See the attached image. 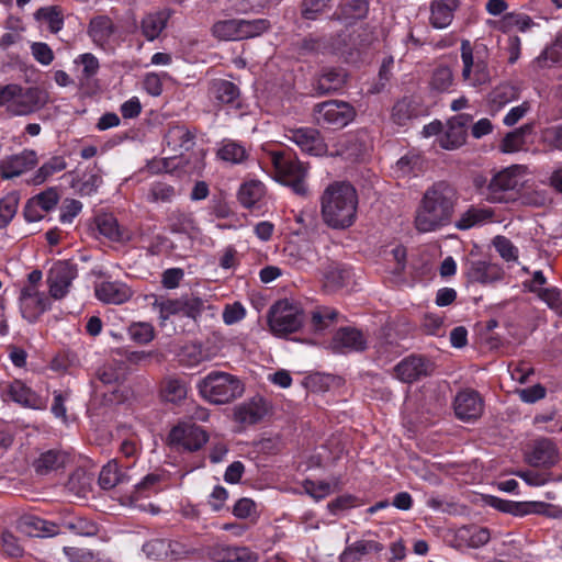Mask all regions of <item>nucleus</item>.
<instances>
[{"label":"nucleus","instance_id":"f257e3e1","mask_svg":"<svg viewBox=\"0 0 562 562\" xmlns=\"http://www.w3.org/2000/svg\"><path fill=\"white\" fill-rule=\"evenodd\" d=\"M459 194L447 181L434 182L424 192L416 209L414 225L419 233L437 232L452 223Z\"/></svg>","mask_w":562,"mask_h":562},{"label":"nucleus","instance_id":"f03ea898","mask_svg":"<svg viewBox=\"0 0 562 562\" xmlns=\"http://www.w3.org/2000/svg\"><path fill=\"white\" fill-rule=\"evenodd\" d=\"M358 194L348 182L330 183L321 195L323 222L333 229H346L357 220Z\"/></svg>","mask_w":562,"mask_h":562},{"label":"nucleus","instance_id":"7ed1b4c3","mask_svg":"<svg viewBox=\"0 0 562 562\" xmlns=\"http://www.w3.org/2000/svg\"><path fill=\"white\" fill-rule=\"evenodd\" d=\"M198 389L204 400L220 405L240 397L245 391V385L238 376L214 370L198 383Z\"/></svg>","mask_w":562,"mask_h":562},{"label":"nucleus","instance_id":"20e7f679","mask_svg":"<svg viewBox=\"0 0 562 562\" xmlns=\"http://www.w3.org/2000/svg\"><path fill=\"white\" fill-rule=\"evenodd\" d=\"M270 160L278 182L292 188L296 194H306L307 166L299 160L295 153L290 149L272 150L270 151Z\"/></svg>","mask_w":562,"mask_h":562},{"label":"nucleus","instance_id":"39448f33","mask_svg":"<svg viewBox=\"0 0 562 562\" xmlns=\"http://www.w3.org/2000/svg\"><path fill=\"white\" fill-rule=\"evenodd\" d=\"M267 321L274 336L286 337L302 328L305 314L300 304L279 300L270 307Z\"/></svg>","mask_w":562,"mask_h":562},{"label":"nucleus","instance_id":"423d86ee","mask_svg":"<svg viewBox=\"0 0 562 562\" xmlns=\"http://www.w3.org/2000/svg\"><path fill=\"white\" fill-rule=\"evenodd\" d=\"M356 109L346 101L328 100L313 106L315 123L327 130H341L356 117Z\"/></svg>","mask_w":562,"mask_h":562},{"label":"nucleus","instance_id":"0eeeda50","mask_svg":"<svg viewBox=\"0 0 562 562\" xmlns=\"http://www.w3.org/2000/svg\"><path fill=\"white\" fill-rule=\"evenodd\" d=\"M168 446L177 452H196L209 441L207 431L191 422H180L168 434Z\"/></svg>","mask_w":562,"mask_h":562},{"label":"nucleus","instance_id":"6e6552de","mask_svg":"<svg viewBox=\"0 0 562 562\" xmlns=\"http://www.w3.org/2000/svg\"><path fill=\"white\" fill-rule=\"evenodd\" d=\"M461 59L463 63L462 77L469 80L473 87L487 83L491 79L490 68L486 60V49L477 47L474 49L468 40L461 42Z\"/></svg>","mask_w":562,"mask_h":562},{"label":"nucleus","instance_id":"1a4fd4ad","mask_svg":"<svg viewBox=\"0 0 562 562\" xmlns=\"http://www.w3.org/2000/svg\"><path fill=\"white\" fill-rule=\"evenodd\" d=\"M331 52L347 63L357 61L369 45L364 31L346 27L326 42Z\"/></svg>","mask_w":562,"mask_h":562},{"label":"nucleus","instance_id":"9d476101","mask_svg":"<svg viewBox=\"0 0 562 562\" xmlns=\"http://www.w3.org/2000/svg\"><path fill=\"white\" fill-rule=\"evenodd\" d=\"M78 276V265L72 260H57L47 272L49 295L54 300H61L70 291L72 281Z\"/></svg>","mask_w":562,"mask_h":562},{"label":"nucleus","instance_id":"9b49d317","mask_svg":"<svg viewBox=\"0 0 562 562\" xmlns=\"http://www.w3.org/2000/svg\"><path fill=\"white\" fill-rule=\"evenodd\" d=\"M519 186L518 176L512 168H506L493 176L484 192L491 203H507L515 200Z\"/></svg>","mask_w":562,"mask_h":562},{"label":"nucleus","instance_id":"f8f14e48","mask_svg":"<svg viewBox=\"0 0 562 562\" xmlns=\"http://www.w3.org/2000/svg\"><path fill=\"white\" fill-rule=\"evenodd\" d=\"M0 396L4 402L12 401L32 409L45 407L44 400L21 380L1 382Z\"/></svg>","mask_w":562,"mask_h":562},{"label":"nucleus","instance_id":"ddd939ff","mask_svg":"<svg viewBox=\"0 0 562 562\" xmlns=\"http://www.w3.org/2000/svg\"><path fill=\"white\" fill-rule=\"evenodd\" d=\"M285 138L296 144L300 149L312 156H324L327 145L319 131L313 127L288 128Z\"/></svg>","mask_w":562,"mask_h":562},{"label":"nucleus","instance_id":"4468645a","mask_svg":"<svg viewBox=\"0 0 562 562\" xmlns=\"http://www.w3.org/2000/svg\"><path fill=\"white\" fill-rule=\"evenodd\" d=\"M484 402L480 393L475 390L465 389L454 397L453 409L456 417L462 422H474L483 413Z\"/></svg>","mask_w":562,"mask_h":562},{"label":"nucleus","instance_id":"2eb2a0df","mask_svg":"<svg viewBox=\"0 0 562 562\" xmlns=\"http://www.w3.org/2000/svg\"><path fill=\"white\" fill-rule=\"evenodd\" d=\"M547 284V278L541 270H536L530 280L524 281V288L536 294L547 305L562 315V290L557 286L542 288Z\"/></svg>","mask_w":562,"mask_h":562},{"label":"nucleus","instance_id":"dca6fc26","mask_svg":"<svg viewBox=\"0 0 562 562\" xmlns=\"http://www.w3.org/2000/svg\"><path fill=\"white\" fill-rule=\"evenodd\" d=\"M432 370L431 361L424 356L416 355L404 358L394 368L396 378L404 383H413L428 376Z\"/></svg>","mask_w":562,"mask_h":562},{"label":"nucleus","instance_id":"f3484780","mask_svg":"<svg viewBox=\"0 0 562 562\" xmlns=\"http://www.w3.org/2000/svg\"><path fill=\"white\" fill-rule=\"evenodd\" d=\"M330 348L335 353L361 352L367 349V338L358 328L340 327L331 338Z\"/></svg>","mask_w":562,"mask_h":562},{"label":"nucleus","instance_id":"a211bd4d","mask_svg":"<svg viewBox=\"0 0 562 562\" xmlns=\"http://www.w3.org/2000/svg\"><path fill=\"white\" fill-rule=\"evenodd\" d=\"M462 271L468 282L480 284L499 281L504 276V271L498 265L485 260H468L463 265Z\"/></svg>","mask_w":562,"mask_h":562},{"label":"nucleus","instance_id":"6ab92c4d","mask_svg":"<svg viewBox=\"0 0 562 562\" xmlns=\"http://www.w3.org/2000/svg\"><path fill=\"white\" fill-rule=\"evenodd\" d=\"M94 296L104 304L121 305L128 302L134 291L123 281H101L94 283Z\"/></svg>","mask_w":562,"mask_h":562},{"label":"nucleus","instance_id":"aec40b11","mask_svg":"<svg viewBox=\"0 0 562 562\" xmlns=\"http://www.w3.org/2000/svg\"><path fill=\"white\" fill-rule=\"evenodd\" d=\"M561 460V453L552 439L541 438L535 441L532 450L527 457L528 463L533 468L551 469Z\"/></svg>","mask_w":562,"mask_h":562},{"label":"nucleus","instance_id":"412c9836","mask_svg":"<svg viewBox=\"0 0 562 562\" xmlns=\"http://www.w3.org/2000/svg\"><path fill=\"white\" fill-rule=\"evenodd\" d=\"M471 121L468 114H459L448 122L447 130L439 136L438 144L441 148L453 150L465 143L467 126Z\"/></svg>","mask_w":562,"mask_h":562},{"label":"nucleus","instance_id":"4be33fe9","mask_svg":"<svg viewBox=\"0 0 562 562\" xmlns=\"http://www.w3.org/2000/svg\"><path fill=\"white\" fill-rule=\"evenodd\" d=\"M36 164V151L24 149L20 154L5 157L0 161V175L3 179H12L34 168Z\"/></svg>","mask_w":562,"mask_h":562},{"label":"nucleus","instance_id":"5701e85b","mask_svg":"<svg viewBox=\"0 0 562 562\" xmlns=\"http://www.w3.org/2000/svg\"><path fill=\"white\" fill-rule=\"evenodd\" d=\"M16 529L27 537H53L59 532L55 522L32 514L22 515L16 521Z\"/></svg>","mask_w":562,"mask_h":562},{"label":"nucleus","instance_id":"b1692460","mask_svg":"<svg viewBox=\"0 0 562 562\" xmlns=\"http://www.w3.org/2000/svg\"><path fill=\"white\" fill-rule=\"evenodd\" d=\"M267 413V401L261 396H254L235 407L234 418L239 424L251 426L260 423Z\"/></svg>","mask_w":562,"mask_h":562},{"label":"nucleus","instance_id":"393cba45","mask_svg":"<svg viewBox=\"0 0 562 562\" xmlns=\"http://www.w3.org/2000/svg\"><path fill=\"white\" fill-rule=\"evenodd\" d=\"M171 15L172 11L170 9H161L146 13L139 23L142 35L148 42L157 40L167 27Z\"/></svg>","mask_w":562,"mask_h":562},{"label":"nucleus","instance_id":"a878e982","mask_svg":"<svg viewBox=\"0 0 562 562\" xmlns=\"http://www.w3.org/2000/svg\"><path fill=\"white\" fill-rule=\"evenodd\" d=\"M347 81V74L341 68H324L313 83L317 95L335 93L344 88Z\"/></svg>","mask_w":562,"mask_h":562},{"label":"nucleus","instance_id":"bb28decb","mask_svg":"<svg viewBox=\"0 0 562 562\" xmlns=\"http://www.w3.org/2000/svg\"><path fill=\"white\" fill-rule=\"evenodd\" d=\"M211 94L218 104L226 105L229 109L240 110L243 101L239 88L232 81L216 79L212 82Z\"/></svg>","mask_w":562,"mask_h":562},{"label":"nucleus","instance_id":"cd10ccee","mask_svg":"<svg viewBox=\"0 0 562 562\" xmlns=\"http://www.w3.org/2000/svg\"><path fill=\"white\" fill-rule=\"evenodd\" d=\"M115 25L108 15H97L89 22L87 34L94 45L105 48L115 33Z\"/></svg>","mask_w":562,"mask_h":562},{"label":"nucleus","instance_id":"c85d7f7f","mask_svg":"<svg viewBox=\"0 0 562 562\" xmlns=\"http://www.w3.org/2000/svg\"><path fill=\"white\" fill-rule=\"evenodd\" d=\"M459 0H432L430 3V24L435 29L448 27L459 8Z\"/></svg>","mask_w":562,"mask_h":562},{"label":"nucleus","instance_id":"c756f323","mask_svg":"<svg viewBox=\"0 0 562 562\" xmlns=\"http://www.w3.org/2000/svg\"><path fill=\"white\" fill-rule=\"evenodd\" d=\"M42 105L41 91L37 88H22L21 94L16 95L8 111L13 115H27L37 111Z\"/></svg>","mask_w":562,"mask_h":562},{"label":"nucleus","instance_id":"7c9ffc66","mask_svg":"<svg viewBox=\"0 0 562 562\" xmlns=\"http://www.w3.org/2000/svg\"><path fill=\"white\" fill-rule=\"evenodd\" d=\"M52 299L49 293H42L23 300V302H20L22 317L31 324L36 323L45 312L52 308Z\"/></svg>","mask_w":562,"mask_h":562},{"label":"nucleus","instance_id":"2f4dec72","mask_svg":"<svg viewBox=\"0 0 562 562\" xmlns=\"http://www.w3.org/2000/svg\"><path fill=\"white\" fill-rule=\"evenodd\" d=\"M456 538L460 544H464L472 549H479L490 541L491 532L487 527L467 525L457 530Z\"/></svg>","mask_w":562,"mask_h":562},{"label":"nucleus","instance_id":"473e14b6","mask_svg":"<svg viewBox=\"0 0 562 562\" xmlns=\"http://www.w3.org/2000/svg\"><path fill=\"white\" fill-rule=\"evenodd\" d=\"M494 217V211L490 207H479L471 205L456 221L454 226L459 231H468L474 226L483 225Z\"/></svg>","mask_w":562,"mask_h":562},{"label":"nucleus","instance_id":"72a5a7b5","mask_svg":"<svg viewBox=\"0 0 562 562\" xmlns=\"http://www.w3.org/2000/svg\"><path fill=\"white\" fill-rule=\"evenodd\" d=\"M34 19L45 23L52 34L60 32L65 24V13L60 5L41 7L34 12Z\"/></svg>","mask_w":562,"mask_h":562},{"label":"nucleus","instance_id":"f704fd0d","mask_svg":"<svg viewBox=\"0 0 562 562\" xmlns=\"http://www.w3.org/2000/svg\"><path fill=\"white\" fill-rule=\"evenodd\" d=\"M67 456L59 450L50 449L40 454L33 462L34 470L40 475H46L61 469L66 463Z\"/></svg>","mask_w":562,"mask_h":562},{"label":"nucleus","instance_id":"c9c22d12","mask_svg":"<svg viewBox=\"0 0 562 562\" xmlns=\"http://www.w3.org/2000/svg\"><path fill=\"white\" fill-rule=\"evenodd\" d=\"M195 134L184 125L170 126L166 133L165 139L168 146L175 150H190L194 145Z\"/></svg>","mask_w":562,"mask_h":562},{"label":"nucleus","instance_id":"e433bc0d","mask_svg":"<svg viewBox=\"0 0 562 562\" xmlns=\"http://www.w3.org/2000/svg\"><path fill=\"white\" fill-rule=\"evenodd\" d=\"M130 480L126 472L122 471L117 460L109 461L101 470L99 475V485L102 490H111L116 485Z\"/></svg>","mask_w":562,"mask_h":562},{"label":"nucleus","instance_id":"4c0bfd02","mask_svg":"<svg viewBox=\"0 0 562 562\" xmlns=\"http://www.w3.org/2000/svg\"><path fill=\"white\" fill-rule=\"evenodd\" d=\"M263 195L265 186L256 180L244 183L238 191V200L246 209H260L259 203Z\"/></svg>","mask_w":562,"mask_h":562},{"label":"nucleus","instance_id":"58836bf2","mask_svg":"<svg viewBox=\"0 0 562 562\" xmlns=\"http://www.w3.org/2000/svg\"><path fill=\"white\" fill-rule=\"evenodd\" d=\"M217 562H257V554L245 547H218L214 551Z\"/></svg>","mask_w":562,"mask_h":562},{"label":"nucleus","instance_id":"ea45409f","mask_svg":"<svg viewBox=\"0 0 562 562\" xmlns=\"http://www.w3.org/2000/svg\"><path fill=\"white\" fill-rule=\"evenodd\" d=\"M165 475L162 473H148L134 486L133 497L135 499L146 498L153 494H157L162 490Z\"/></svg>","mask_w":562,"mask_h":562},{"label":"nucleus","instance_id":"a19ab883","mask_svg":"<svg viewBox=\"0 0 562 562\" xmlns=\"http://www.w3.org/2000/svg\"><path fill=\"white\" fill-rule=\"evenodd\" d=\"M66 168L67 162L63 156H53L37 169L30 182L40 186Z\"/></svg>","mask_w":562,"mask_h":562},{"label":"nucleus","instance_id":"79ce46f5","mask_svg":"<svg viewBox=\"0 0 562 562\" xmlns=\"http://www.w3.org/2000/svg\"><path fill=\"white\" fill-rule=\"evenodd\" d=\"M418 115V109L416 102L408 97H404L392 108V120L400 126L406 125L408 121Z\"/></svg>","mask_w":562,"mask_h":562},{"label":"nucleus","instance_id":"37998d69","mask_svg":"<svg viewBox=\"0 0 562 562\" xmlns=\"http://www.w3.org/2000/svg\"><path fill=\"white\" fill-rule=\"evenodd\" d=\"M425 160L422 155L408 151L396 162V172L400 177H417L424 170Z\"/></svg>","mask_w":562,"mask_h":562},{"label":"nucleus","instance_id":"c03bdc74","mask_svg":"<svg viewBox=\"0 0 562 562\" xmlns=\"http://www.w3.org/2000/svg\"><path fill=\"white\" fill-rule=\"evenodd\" d=\"M187 392V383L181 379L168 378L161 383L160 394L166 402L179 403L186 398Z\"/></svg>","mask_w":562,"mask_h":562},{"label":"nucleus","instance_id":"a18cd8bd","mask_svg":"<svg viewBox=\"0 0 562 562\" xmlns=\"http://www.w3.org/2000/svg\"><path fill=\"white\" fill-rule=\"evenodd\" d=\"M454 83L453 74L450 67L439 65L432 70L429 87L437 93L451 92Z\"/></svg>","mask_w":562,"mask_h":562},{"label":"nucleus","instance_id":"49530a36","mask_svg":"<svg viewBox=\"0 0 562 562\" xmlns=\"http://www.w3.org/2000/svg\"><path fill=\"white\" fill-rule=\"evenodd\" d=\"M212 33L224 41H241L240 19L221 20L213 24Z\"/></svg>","mask_w":562,"mask_h":562},{"label":"nucleus","instance_id":"de8ad7c7","mask_svg":"<svg viewBox=\"0 0 562 562\" xmlns=\"http://www.w3.org/2000/svg\"><path fill=\"white\" fill-rule=\"evenodd\" d=\"M168 223L170 232L178 234H190L196 228L193 215L181 210L170 212Z\"/></svg>","mask_w":562,"mask_h":562},{"label":"nucleus","instance_id":"09e8293b","mask_svg":"<svg viewBox=\"0 0 562 562\" xmlns=\"http://www.w3.org/2000/svg\"><path fill=\"white\" fill-rule=\"evenodd\" d=\"M20 203L19 191H11L0 200V229L5 228L18 212Z\"/></svg>","mask_w":562,"mask_h":562},{"label":"nucleus","instance_id":"8fccbe9b","mask_svg":"<svg viewBox=\"0 0 562 562\" xmlns=\"http://www.w3.org/2000/svg\"><path fill=\"white\" fill-rule=\"evenodd\" d=\"M512 514L516 517H525L527 515L537 514L551 517L553 506L544 502H516L513 501Z\"/></svg>","mask_w":562,"mask_h":562},{"label":"nucleus","instance_id":"3c124183","mask_svg":"<svg viewBox=\"0 0 562 562\" xmlns=\"http://www.w3.org/2000/svg\"><path fill=\"white\" fill-rule=\"evenodd\" d=\"M338 311L328 306H321L311 313V326L314 331H323L335 324Z\"/></svg>","mask_w":562,"mask_h":562},{"label":"nucleus","instance_id":"603ef678","mask_svg":"<svg viewBox=\"0 0 562 562\" xmlns=\"http://www.w3.org/2000/svg\"><path fill=\"white\" fill-rule=\"evenodd\" d=\"M97 227L101 235L112 241H121L124 239V233L120 228V225L113 215L104 214L98 216Z\"/></svg>","mask_w":562,"mask_h":562},{"label":"nucleus","instance_id":"864d4df0","mask_svg":"<svg viewBox=\"0 0 562 562\" xmlns=\"http://www.w3.org/2000/svg\"><path fill=\"white\" fill-rule=\"evenodd\" d=\"M519 90L512 83H502L493 89L490 94V101L493 106L501 109L507 103L517 100Z\"/></svg>","mask_w":562,"mask_h":562},{"label":"nucleus","instance_id":"5fc2aeb1","mask_svg":"<svg viewBox=\"0 0 562 562\" xmlns=\"http://www.w3.org/2000/svg\"><path fill=\"white\" fill-rule=\"evenodd\" d=\"M130 338L138 345L151 342L156 336L155 328L150 323L134 322L127 328Z\"/></svg>","mask_w":562,"mask_h":562},{"label":"nucleus","instance_id":"6e6d98bb","mask_svg":"<svg viewBox=\"0 0 562 562\" xmlns=\"http://www.w3.org/2000/svg\"><path fill=\"white\" fill-rule=\"evenodd\" d=\"M217 156L225 161L240 164L246 159V149L237 142L227 139L223 140L217 151Z\"/></svg>","mask_w":562,"mask_h":562},{"label":"nucleus","instance_id":"4d7b16f0","mask_svg":"<svg viewBox=\"0 0 562 562\" xmlns=\"http://www.w3.org/2000/svg\"><path fill=\"white\" fill-rule=\"evenodd\" d=\"M529 130V126L526 125L507 133L501 142V150L503 153H515L522 149L525 146V135Z\"/></svg>","mask_w":562,"mask_h":562},{"label":"nucleus","instance_id":"13d9d810","mask_svg":"<svg viewBox=\"0 0 562 562\" xmlns=\"http://www.w3.org/2000/svg\"><path fill=\"white\" fill-rule=\"evenodd\" d=\"M516 475L524 480L530 486H541L547 483H557L555 474L553 472L544 470H520L516 472Z\"/></svg>","mask_w":562,"mask_h":562},{"label":"nucleus","instance_id":"bf43d9fd","mask_svg":"<svg viewBox=\"0 0 562 562\" xmlns=\"http://www.w3.org/2000/svg\"><path fill=\"white\" fill-rule=\"evenodd\" d=\"M169 539L164 538H156L150 539L146 541L143 544V552L147 555L149 559H154L157 561H168V548Z\"/></svg>","mask_w":562,"mask_h":562},{"label":"nucleus","instance_id":"052dcab7","mask_svg":"<svg viewBox=\"0 0 562 562\" xmlns=\"http://www.w3.org/2000/svg\"><path fill=\"white\" fill-rule=\"evenodd\" d=\"M270 21L267 19L244 20L240 19L241 40L260 36L270 29Z\"/></svg>","mask_w":562,"mask_h":562},{"label":"nucleus","instance_id":"680f3d73","mask_svg":"<svg viewBox=\"0 0 562 562\" xmlns=\"http://www.w3.org/2000/svg\"><path fill=\"white\" fill-rule=\"evenodd\" d=\"M340 9L346 19L360 20L367 16L369 2L368 0H346Z\"/></svg>","mask_w":562,"mask_h":562},{"label":"nucleus","instance_id":"e2e57ef3","mask_svg":"<svg viewBox=\"0 0 562 562\" xmlns=\"http://www.w3.org/2000/svg\"><path fill=\"white\" fill-rule=\"evenodd\" d=\"M74 63L82 66L81 80H90L100 69L99 59L92 53L80 54Z\"/></svg>","mask_w":562,"mask_h":562},{"label":"nucleus","instance_id":"0e129e2a","mask_svg":"<svg viewBox=\"0 0 562 562\" xmlns=\"http://www.w3.org/2000/svg\"><path fill=\"white\" fill-rule=\"evenodd\" d=\"M32 198L45 213H48L57 206L60 195L56 187H50Z\"/></svg>","mask_w":562,"mask_h":562},{"label":"nucleus","instance_id":"69168bd1","mask_svg":"<svg viewBox=\"0 0 562 562\" xmlns=\"http://www.w3.org/2000/svg\"><path fill=\"white\" fill-rule=\"evenodd\" d=\"M176 195V190L171 184L166 182H154L150 186L148 199L151 202H171Z\"/></svg>","mask_w":562,"mask_h":562},{"label":"nucleus","instance_id":"338daca9","mask_svg":"<svg viewBox=\"0 0 562 562\" xmlns=\"http://www.w3.org/2000/svg\"><path fill=\"white\" fill-rule=\"evenodd\" d=\"M359 505L360 502L357 496L344 494L329 502L327 507L331 515H338L341 512L358 507Z\"/></svg>","mask_w":562,"mask_h":562},{"label":"nucleus","instance_id":"774afa93","mask_svg":"<svg viewBox=\"0 0 562 562\" xmlns=\"http://www.w3.org/2000/svg\"><path fill=\"white\" fill-rule=\"evenodd\" d=\"M140 445L136 439L128 438L122 441L120 446V453L127 461V463L123 465L125 469H130L135 464L138 456L140 454Z\"/></svg>","mask_w":562,"mask_h":562}]
</instances>
